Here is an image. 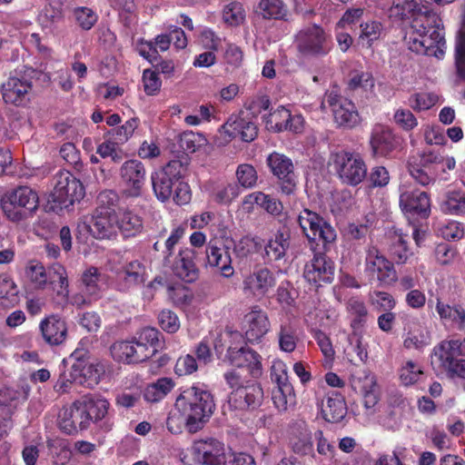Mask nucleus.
<instances>
[{"label":"nucleus","instance_id":"49530a36","mask_svg":"<svg viewBox=\"0 0 465 465\" xmlns=\"http://www.w3.org/2000/svg\"><path fill=\"white\" fill-rule=\"evenodd\" d=\"M263 240L259 236L244 235L233 243V253L240 259L247 258L262 250Z\"/></svg>","mask_w":465,"mask_h":465},{"label":"nucleus","instance_id":"5701e85b","mask_svg":"<svg viewBox=\"0 0 465 465\" xmlns=\"http://www.w3.org/2000/svg\"><path fill=\"white\" fill-rule=\"evenodd\" d=\"M58 427L62 432L67 435L77 434L78 431L85 430L90 427L79 400L61 410L58 415Z\"/></svg>","mask_w":465,"mask_h":465},{"label":"nucleus","instance_id":"7ed1b4c3","mask_svg":"<svg viewBox=\"0 0 465 465\" xmlns=\"http://www.w3.org/2000/svg\"><path fill=\"white\" fill-rule=\"evenodd\" d=\"M175 409L183 418L189 432L203 429L214 412L213 395L203 386H191L183 391L175 401Z\"/></svg>","mask_w":465,"mask_h":465},{"label":"nucleus","instance_id":"4be33fe9","mask_svg":"<svg viewBox=\"0 0 465 465\" xmlns=\"http://www.w3.org/2000/svg\"><path fill=\"white\" fill-rule=\"evenodd\" d=\"M192 449L194 460L202 465H223L227 457L224 444L214 438L195 440Z\"/></svg>","mask_w":465,"mask_h":465},{"label":"nucleus","instance_id":"a211bd4d","mask_svg":"<svg viewBox=\"0 0 465 465\" xmlns=\"http://www.w3.org/2000/svg\"><path fill=\"white\" fill-rule=\"evenodd\" d=\"M120 178L125 196L132 198L141 196L146 180L144 164L135 159L125 161L120 167Z\"/></svg>","mask_w":465,"mask_h":465},{"label":"nucleus","instance_id":"ddd939ff","mask_svg":"<svg viewBox=\"0 0 465 465\" xmlns=\"http://www.w3.org/2000/svg\"><path fill=\"white\" fill-rule=\"evenodd\" d=\"M25 274L36 288L44 289L47 283L54 289L59 285L58 294L67 292L68 281L64 268L55 263L47 271L44 265L37 261H30L25 267Z\"/></svg>","mask_w":465,"mask_h":465},{"label":"nucleus","instance_id":"6e6552de","mask_svg":"<svg viewBox=\"0 0 465 465\" xmlns=\"http://www.w3.org/2000/svg\"><path fill=\"white\" fill-rule=\"evenodd\" d=\"M328 107L337 128L352 130L361 124V116L355 104L342 96L336 86L327 90L322 107Z\"/></svg>","mask_w":465,"mask_h":465},{"label":"nucleus","instance_id":"4d7b16f0","mask_svg":"<svg viewBox=\"0 0 465 465\" xmlns=\"http://www.w3.org/2000/svg\"><path fill=\"white\" fill-rule=\"evenodd\" d=\"M259 8L264 19H283L287 14L286 5L282 0H261Z\"/></svg>","mask_w":465,"mask_h":465},{"label":"nucleus","instance_id":"a878e982","mask_svg":"<svg viewBox=\"0 0 465 465\" xmlns=\"http://www.w3.org/2000/svg\"><path fill=\"white\" fill-rule=\"evenodd\" d=\"M271 327L266 312L254 306L243 317L244 338L248 342L254 343L269 331Z\"/></svg>","mask_w":465,"mask_h":465},{"label":"nucleus","instance_id":"2eb2a0df","mask_svg":"<svg viewBox=\"0 0 465 465\" xmlns=\"http://www.w3.org/2000/svg\"><path fill=\"white\" fill-rule=\"evenodd\" d=\"M312 258L304 265L303 277L315 288L332 282L335 274V263L326 254L327 252L310 248Z\"/></svg>","mask_w":465,"mask_h":465},{"label":"nucleus","instance_id":"f03ea898","mask_svg":"<svg viewBox=\"0 0 465 465\" xmlns=\"http://www.w3.org/2000/svg\"><path fill=\"white\" fill-rule=\"evenodd\" d=\"M187 165V162L174 159L151 173L153 192L157 200L165 203L173 198L178 205L186 204L191 201L190 186L183 181Z\"/></svg>","mask_w":465,"mask_h":465},{"label":"nucleus","instance_id":"09e8293b","mask_svg":"<svg viewBox=\"0 0 465 465\" xmlns=\"http://www.w3.org/2000/svg\"><path fill=\"white\" fill-rule=\"evenodd\" d=\"M407 235L402 233L396 234L389 248V252L391 259L397 264H404L408 259L412 255L407 245Z\"/></svg>","mask_w":465,"mask_h":465},{"label":"nucleus","instance_id":"338daca9","mask_svg":"<svg viewBox=\"0 0 465 465\" xmlns=\"http://www.w3.org/2000/svg\"><path fill=\"white\" fill-rule=\"evenodd\" d=\"M236 177L239 183L244 188L254 187L258 180L256 169L249 163H242L238 165Z\"/></svg>","mask_w":465,"mask_h":465},{"label":"nucleus","instance_id":"774afa93","mask_svg":"<svg viewBox=\"0 0 465 465\" xmlns=\"http://www.w3.org/2000/svg\"><path fill=\"white\" fill-rule=\"evenodd\" d=\"M142 81L143 91L147 95L153 96L159 94L162 87V80L157 72L153 69H144L143 71Z\"/></svg>","mask_w":465,"mask_h":465},{"label":"nucleus","instance_id":"e433bc0d","mask_svg":"<svg viewBox=\"0 0 465 465\" xmlns=\"http://www.w3.org/2000/svg\"><path fill=\"white\" fill-rule=\"evenodd\" d=\"M115 225L124 239L134 238L143 231V222L137 213L125 210L115 217Z\"/></svg>","mask_w":465,"mask_h":465},{"label":"nucleus","instance_id":"69168bd1","mask_svg":"<svg viewBox=\"0 0 465 465\" xmlns=\"http://www.w3.org/2000/svg\"><path fill=\"white\" fill-rule=\"evenodd\" d=\"M73 14L77 25L85 31L90 30L98 19L96 13L86 6L75 7Z\"/></svg>","mask_w":465,"mask_h":465},{"label":"nucleus","instance_id":"bf43d9fd","mask_svg":"<svg viewBox=\"0 0 465 465\" xmlns=\"http://www.w3.org/2000/svg\"><path fill=\"white\" fill-rule=\"evenodd\" d=\"M119 203V196L113 190H104L97 196V207L95 209L98 213H107L116 215L115 210Z\"/></svg>","mask_w":465,"mask_h":465},{"label":"nucleus","instance_id":"c9c22d12","mask_svg":"<svg viewBox=\"0 0 465 465\" xmlns=\"http://www.w3.org/2000/svg\"><path fill=\"white\" fill-rule=\"evenodd\" d=\"M347 411L345 398L341 392L329 391L326 394V404L322 406V414L326 421L341 422L345 418Z\"/></svg>","mask_w":465,"mask_h":465},{"label":"nucleus","instance_id":"6e6d98bb","mask_svg":"<svg viewBox=\"0 0 465 465\" xmlns=\"http://www.w3.org/2000/svg\"><path fill=\"white\" fill-rule=\"evenodd\" d=\"M140 120L137 117H132L124 124L116 128H113L106 133V136L116 141L119 144L126 143L138 128Z\"/></svg>","mask_w":465,"mask_h":465},{"label":"nucleus","instance_id":"c756f323","mask_svg":"<svg viewBox=\"0 0 465 465\" xmlns=\"http://www.w3.org/2000/svg\"><path fill=\"white\" fill-rule=\"evenodd\" d=\"M113 359L124 364H138L146 361L145 351L138 346L134 338L130 341H116L110 347Z\"/></svg>","mask_w":465,"mask_h":465},{"label":"nucleus","instance_id":"cd10ccee","mask_svg":"<svg viewBox=\"0 0 465 465\" xmlns=\"http://www.w3.org/2000/svg\"><path fill=\"white\" fill-rule=\"evenodd\" d=\"M120 291H128L144 284L146 280V267L139 260L125 262L115 273Z\"/></svg>","mask_w":465,"mask_h":465},{"label":"nucleus","instance_id":"864d4df0","mask_svg":"<svg viewBox=\"0 0 465 465\" xmlns=\"http://www.w3.org/2000/svg\"><path fill=\"white\" fill-rule=\"evenodd\" d=\"M348 312L353 316L351 326L352 329H359L367 322L368 309L363 301L359 298L352 297L347 302Z\"/></svg>","mask_w":465,"mask_h":465},{"label":"nucleus","instance_id":"bb28decb","mask_svg":"<svg viewBox=\"0 0 465 465\" xmlns=\"http://www.w3.org/2000/svg\"><path fill=\"white\" fill-rule=\"evenodd\" d=\"M399 145V138L392 130L383 124H375L370 136V146L373 156H389Z\"/></svg>","mask_w":465,"mask_h":465},{"label":"nucleus","instance_id":"f3484780","mask_svg":"<svg viewBox=\"0 0 465 465\" xmlns=\"http://www.w3.org/2000/svg\"><path fill=\"white\" fill-rule=\"evenodd\" d=\"M88 351L84 349L74 350L68 358L62 361L60 368H63L54 390L59 394L69 392L72 384H79L81 374L85 366V359Z\"/></svg>","mask_w":465,"mask_h":465},{"label":"nucleus","instance_id":"4468645a","mask_svg":"<svg viewBox=\"0 0 465 465\" xmlns=\"http://www.w3.org/2000/svg\"><path fill=\"white\" fill-rule=\"evenodd\" d=\"M270 172L277 179L281 193L291 195L297 190L298 175L292 160L279 152L271 153L266 158Z\"/></svg>","mask_w":465,"mask_h":465},{"label":"nucleus","instance_id":"393cba45","mask_svg":"<svg viewBox=\"0 0 465 465\" xmlns=\"http://www.w3.org/2000/svg\"><path fill=\"white\" fill-rule=\"evenodd\" d=\"M196 252L192 248H183L178 254L172 260L169 265L173 274L187 283L194 282L198 280L200 270L195 263Z\"/></svg>","mask_w":465,"mask_h":465},{"label":"nucleus","instance_id":"423d86ee","mask_svg":"<svg viewBox=\"0 0 465 465\" xmlns=\"http://www.w3.org/2000/svg\"><path fill=\"white\" fill-rule=\"evenodd\" d=\"M465 338L442 340L430 353V364L437 374L465 379Z\"/></svg>","mask_w":465,"mask_h":465},{"label":"nucleus","instance_id":"e2e57ef3","mask_svg":"<svg viewBox=\"0 0 465 465\" xmlns=\"http://www.w3.org/2000/svg\"><path fill=\"white\" fill-rule=\"evenodd\" d=\"M64 14L61 8L45 5L38 15V23L43 29H51L53 26L63 21Z\"/></svg>","mask_w":465,"mask_h":465},{"label":"nucleus","instance_id":"603ef678","mask_svg":"<svg viewBox=\"0 0 465 465\" xmlns=\"http://www.w3.org/2000/svg\"><path fill=\"white\" fill-rule=\"evenodd\" d=\"M243 336L238 331H232L229 328H226L223 331H221L217 334L213 341L214 351L220 358V356L223 353L225 348L228 349L230 344H233L236 346L237 343H242Z\"/></svg>","mask_w":465,"mask_h":465},{"label":"nucleus","instance_id":"72a5a7b5","mask_svg":"<svg viewBox=\"0 0 465 465\" xmlns=\"http://www.w3.org/2000/svg\"><path fill=\"white\" fill-rule=\"evenodd\" d=\"M290 232L288 230H278L271 236L266 243L263 242V260L271 263L283 259L290 247Z\"/></svg>","mask_w":465,"mask_h":465},{"label":"nucleus","instance_id":"c85d7f7f","mask_svg":"<svg viewBox=\"0 0 465 465\" xmlns=\"http://www.w3.org/2000/svg\"><path fill=\"white\" fill-rule=\"evenodd\" d=\"M218 243L217 241H210L207 243L205 266L217 268L223 277L231 278L234 274V269L232 265L229 247L223 244L218 245Z\"/></svg>","mask_w":465,"mask_h":465},{"label":"nucleus","instance_id":"20e7f679","mask_svg":"<svg viewBox=\"0 0 465 465\" xmlns=\"http://www.w3.org/2000/svg\"><path fill=\"white\" fill-rule=\"evenodd\" d=\"M456 166L454 157H443L440 153L429 151L411 155L408 160L411 176L420 185L428 186L437 179L447 181V171Z\"/></svg>","mask_w":465,"mask_h":465},{"label":"nucleus","instance_id":"9b49d317","mask_svg":"<svg viewBox=\"0 0 465 465\" xmlns=\"http://www.w3.org/2000/svg\"><path fill=\"white\" fill-rule=\"evenodd\" d=\"M35 73L36 71L31 67L24 72L15 70L1 85L4 102L16 107L25 106L30 102V93L33 89L31 78Z\"/></svg>","mask_w":465,"mask_h":465},{"label":"nucleus","instance_id":"f704fd0d","mask_svg":"<svg viewBox=\"0 0 465 465\" xmlns=\"http://www.w3.org/2000/svg\"><path fill=\"white\" fill-rule=\"evenodd\" d=\"M344 83L348 94L365 95L366 97L373 93L375 86L373 74L369 71L358 69L351 70Z\"/></svg>","mask_w":465,"mask_h":465},{"label":"nucleus","instance_id":"2f4dec72","mask_svg":"<svg viewBox=\"0 0 465 465\" xmlns=\"http://www.w3.org/2000/svg\"><path fill=\"white\" fill-rule=\"evenodd\" d=\"M289 443L293 452L298 455L313 453L312 432L305 421L298 420L290 425Z\"/></svg>","mask_w":465,"mask_h":465},{"label":"nucleus","instance_id":"f257e3e1","mask_svg":"<svg viewBox=\"0 0 465 465\" xmlns=\"http://www.w3.org/2000/svg\"><path fill=\"white\" fill-rule=\"evenodd\" d=\"M417 10L415 0H393L390 12L391 16L401 20L413 17L405 35L411 51L424 55L437 56V52L442 54L445 39L441 33V19L435 13H416Z\"/></svg>","mask_w":465,"mask_h":465},{"label":"nucleus","instance_id":"a18cd8bd","mask_svg":"<svg viewBox=\"0 0 465 465\" xmlns=\"http://www.w3.org/2000/svg\"><path fill=\"white\" fill-rule=\"evenodd\" d=\"M173 387L174 382L171 378H159L155 382L147 385L143 398L148 402H158L164 399Z\"/></svg>","mask_w":465,"mask_h":465},{"label":"nucleus","instance_id":"8fccbe9b","mask_svg":"<svg viewBox=\"0 0 465 465\" xmlns=\"http://www.w3.org/2000/svg\"><path fill=\"white\" fill-rule=\"evenodd\" d=\"M288 119H290V110L282 105L264 116L266 128L276 133L287 131Z\"/></svg>","mask_w":465,"mask_h":465},{"label":"nucleus","instance_id":"de8ad7c7","mask_svg":"<svg viewBox=\"0 0 465 465\" xmlns=\"http://www.w3.org/2000/svg\"><path fill=\"white\" fill-rule=\"evenodd\" d=\"M336 230L329 222L324 220L316 231L315 249L329 252L331 245L336 242Z\"/></svg>","mask_w":465,"mask_h":465},{"label":"nucleus","instance_id":"37998d69","mask_svg":"<svg viewBox=\"0 0 465 465\" xmlns=\"http://www.w3.org/2000/svg\"><path fill=\"white\" fill-rule=\"evenodd\" d=\"M384 33V25L377 20H368L360 24L359 43L365 48H371Z\"/></svg>","mask_w":465,"mask_h":465},{"label":"nucleus","instance_id":"7c9ffc66","mask_svg":"<svg viewBox=\"0 0 465 465\" xmlns=\"http://www.w3.org/2000/svg\"><path fill=\"white\" fill-rule=\"evenodd\" d=\"M44 341L50 346L62 344L67 337V324L58 314L45 317L39 323Z\"/></svg>","mask_w":465,"mask_h":465},{"label":"nucleus","instance_id":"58836bf2","mask_svg":"<svg viewBox=\"0 0 465 465\" xmlns=\"http://www.w3.org/2000/svg\"><path fill=\"white\" fill-rule=\"evenodd\" d=\"M435 309L442 322H450L457 330L465 332V309L461 304L450 305L437 298Z\"/></svg>","mask_w":465,"mask_h":465},{"label":"nucleus","instance_id":"052dcab7","mask_svg":"<svg viewBox=\"0 0 465 465\" xmlns=\"http://www.w3.org/2000/svg\"><path fill=\"white\" fill-rule=\"evenodd\" d=\"M369 302L373 310L379 312L392 311L396 306L394 297L382 291H373L369 293Z\"/></svg>","mask_w":465,"mask_h":465},{"label":"nucleus","instance_id":"ea45409f","mask_svg":"<svg viewBox=\"0 0 465 465\" xmlns=\"http://www.w3.org/2000/svg\"><path fill=\"white\" fill-rule=\"evenodd\" d=\"M325 219L318 213L308 208L302 210L297 217V223L303 235L307 238L310 248H315V236L317 228Z\"/></svg>","mask_w":465,"mask_h":465},{"label":"nucleus","instance_id":"1a4fd4ad","mask_svg":"<svg viewBox=\"0 0 465 465\" xmlns=\"http://www.w3.org/2000/svg\"><path fill=\"white\" fill-rule=\"evenodd\" d=\"M331 164L340 180L350 186H357L367 176L366 163L359 153L341 150L331 153Z\"/></svg>","mask_w":465,"mask_h":465},{"label":"nucleus","instance_id":"aec40b11","mask_svg":"<svg viewBox=\"0 0 465 465\" xmlns=\"http://www.w3.org/2000/svg\"><path fill=\"white\" fill-rule=\"evenodd\" d=\"M274 272L264 266H255L253 271L243 278L242 290L246 294L261 299L276 286Z\"/></svg>","mask_w":465,"mask_h":465},{"label":"nucleus","instance_id":"9d476101","mask_svg":"<svg viewBox=\"0 0 465 465\" xmlns=\"http://www.w3.org/2000/svg\"><path fill=\"white\" fill-rule=\"evenodd\" d=\"M332 46L331 36L315 24L301 30L296 36V48L305 57H324L330 54Z\"/></svg>","mask_w":465,"mask_h":465},{"label":"nucleus","instance_id":"39448f33","mask_svg":"<svg viewBox=\"0 0 465 465\" xmlns=\"http://www.w3.org/2000/svg\"><path fill=\"white\" fill-rule=\"evenodd\" d=\"M223 379L231 390L228 404L232 409L252 411L258 409L263 401V390L255 381H246L238 370H229L223 373Z\"/></svg>","mask_w":465,"mask_h":465},{"label":"nucleus","instance_id":"0eeeda50","mask_svg":"<svg viewBox=\"0 0 465 465\" xmlns=\"http://www.w3.org/2000/svg\"><path fill=\"white\" fill-rule=\"evenodd\" d=\"M38 206V193L25 185L8 190L0 197V208L5 217L15 223L32 218Z\"/></svg>","mask_w":465,"mask_h":465},{"label":"nucleus","instance_id":"4c0bfd02","mask_svg":"<svg viewBox=\"0 0 465 465\" xmlns=\"http://www.w3.org/2000/svg\"><path fill=\"white\" fill-rule=\"evenodd\" d=\"M273 382L277 385L272 391V397L274 406L279 411H285L288 406L294 405L296 397L288 373L278 377Z\"/></svg>","mask_w":465,"mask_h":465},{"label":"nucleus","instance_id":"5fc2aeb1","mask_svg":"<svg viewBox=\"0 0 465 465\" xmlns=\"http://www.w3.org/2000/svg\"><path fill=\"white\" fill-rule=\"evenodd\" d=\"M431 343V336L429 331L421 328L409 331L403 340V346L407 350L415 349L423 351L424 348Z\"/></svg>","mask_w":465,"mask_h":465},{"label":"nucleus","instance_id":"473e14b6","mask_svg":"<svg viewBox=\"0 0 465 465\" xmlns=\"http://www.w3.org/2000/svg\"><path fill=\"white\" fill-rule=\"evenodd\" d=\"M223 129L228 136L240 138L246 143L253 141L258 135L257 125L240 114H232L223 124Z\"/></svg>","mask_w":465,"mask_h":465},{"label":"nucleus","instance_id":"dca6fc26","mask_svg":"<svg viewBox=\"0 0 465 465\" xmlns=\"http://www.w3.org/2000/svg\"><path fill=\"white\" fill-rule=\"evenodd\" d=\"M365 272L379 286H391L398 281L393 263L382 255L375 246L369 247L365 257Z\"/></svg>","mask_w":465,"mask_h":465},{"label":"nucleus","instance_id":"f8f14e48","mask_svg":"<svg viewBox=\"0 0 465 465\" xmlns=\"http://www.w3.org/2000/svg\"><path fill=\"white\" fill-rule=\"evenodd\" d=\"M54 180L55 183L51 198L61 209L68 208L84 197V184L69 171H59L55 174Z\"/></svg>","mask_w":465,"mask_h":465},{"label":"nucleus","instance_id":"3c124183","mask_svg":"<svg viewBox=\"0 0 465 465\" xmlns=\"http://www.w3.org/2000/svg\"><path fill=\"white\" fill-rule=\"evenodd\" d=\"M440 208L443 213L452 215H461L465 213V193L460 191H451L446 195Z\"/></svg>","mask_w":465,"mask_h":465},{"label":"nucleus","instance_id":"6ab92c4d","mask_svg":"<svg viewBox=\"0 0 465 465\" xmlns=\"http://www.w3.org/2000/svg\"><path fill=\"white\" fill-rule=\"evenodd\" d=\"M226 359L230 364L235 367L234 370L245 368L250 376L259 378L262 373V357L254 350L237 343L236 346L230 344L227 349Z\"/></svg>","mask_w":465,"mask_h":465},{"label":"nucleus","instance_id":"a19ab883","mask_svg":"<svg viewBox=\"0 0 465 465\" xmlns=\"http://www.w3.org/2000/svg\"><path fill=\"white\" fill-rule=\"evenodd\" d=\"M162 333L153 327H144L134 337L137 345L145 351L146 360L153 356L162 348Z\"/></svg>","mask_w":465,"mask_h":465},{"label":"nucleus","instance_id":"b1692460","mask_svg":"<svg viewBox=\"0 0 465 465\" xmlns=\"http://www.w3.org/2000/svg\"><path fill=\"white\" fill-rule=\"evenodd\" d=\"M89 423L103 421L104 431L112 430L113 423L104 420L110 408V402L100 394H86L79 399Z\"/></svg>","mask_w":465,"mask_h":465},{"label":"nucleus","instance_id":"412c9836","mask_svg":"<svg viewBox=\"0 0 465 465\" xmlns=\"http://www.w3.org/2000/svg\"><path fill=\"white\" fill-rule=\"evenodd\" d=\"M400 207L406 217L427 219L430 215V195L419 189L404 191L400 195Z\"/></svg>","mask_w":465,"mask_h":465},{"label":"nucleus","instance_id":"c03bdc74","mask_svg":"<svg viewBox=\"0 0 465 465\" xmlns=\"http://www.w3.org/2000/svg\"><path fill=\"white\" fill-rule=\"evenodd\" d=\"M19 291L8 273L0 274V307H14L18 303Z\"/></svg>","mask_w":465,"mask_h":465},{"label":"nucleus","instance_id":"79ce46f5","mask_svg":"<svg viewBox=\"0 0 465 465\" xmlns=\"http://www.w3.org/2000/svg\"><path fill=\"white\" fill-rule=\"evenodd\" d=\"M116 215L98 213L95 211L88 229L90 233L97 239H109L114 233Z\"/></svg>","mask_w":465,"mask_h":465},{"label":"nucleus","instance_id":"13d9d810","mask_svg":"<svg viewBox=\"0 0 465 465\" xmlns=\"http://www.w3.org/2000/svg\"><path fill=\"white\" fill-rule=\"evenodd\" d=\"M280 349L285 352H292L297 346L298 336L295 327L291 323L281 324L278 332Z\"/></svg>","mask_w":465,"mask_h":465},{"label":"nucleus","instance_id":"0e129e2a","mask_svg":"<svg viewBox=\"0 0 465 465\" xmlns=\"http://www.w3.org/2000/svg\"><path fill=\"white\" fill-rule=\"evenodd\" d=\"M245 18L243 6L239 2H232L226 5L223 10V19L231 26L240 25Z\"/></svg>","mask_w":465,"mask_h":465},{"label":"nucleus","instance_id":"680f3d73","mask_svg":"<svg viewBox=\"0 0 465 465\" xmlns=\"http://www.w3.org/2000/svg\"><path fill=\"white\" fill-rule=\"evenodd\" d=\"M422 374L421 368L411 360L407 361L399 369L401 383L406 387L415 384Z\"/></svg>","mask_w":465,"mask_h":465}]
</instances>
